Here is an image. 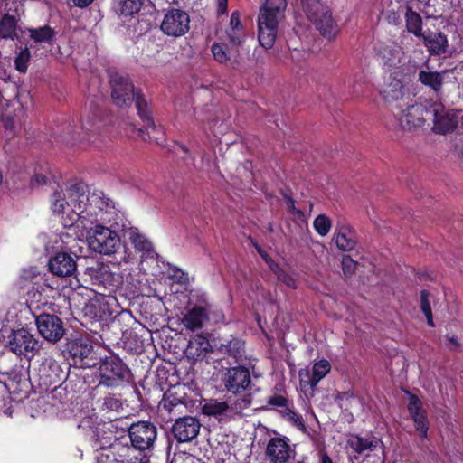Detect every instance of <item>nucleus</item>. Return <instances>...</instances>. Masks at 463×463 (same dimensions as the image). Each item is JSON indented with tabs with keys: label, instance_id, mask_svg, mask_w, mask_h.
<instances>
[{
	"label": "nucleus",
	"instance_id": "obj_21",
	"mask_svg": "<svg viewBox=\"0 0 463 463\" xmlns=\"http://www.w3.org/2000/svg\"><path fill=\"white\" fill-rule=\"evenodd\" d=\"M220 354L227 355L235 363L243 362L246 359L244 342L238 337L224 339L218 346Z\"/></svg>",
	"mask_w": 463,
	"mask_h": 463
},
{
	"label": "nucleus",
	"instance_id": "obj_37",
	"mask_svg": "<svg viewBox=\"0 0 463 463\" xmlns=\"http://www.w3.org/2000/svg\"><path fill=\"white\" fill-rule=\"evenodd\" d=\"M313 226L315 231L322 237L326 236L332 227V222L326 214L317 215L314 222Z\"/></svg>",
	"mask_w": 463,
	"mask_h": 463
},
{
	"label": "nucleus",
	"instance_id": "obj_50",
	"mask_svg": "<svg viewBox=\"0 0 463 463\" xmlns=\"http://www.w3.org/2000/svg\"><path fill=\"white\" fill-rule=\"evenodd\" d=\"M212 319L214 323H223L225 321L224 315L222 311H214L212 314Z\"/></svg>",
	"mask_w": 463,
	"mask_h": 463
},
{
	"label": "nucleus",
	"instance_id": "obj_51",
	"mask_svg": "<svg viewBox=\"0 0 463 463\" xmlns=\"http://www.w3.org/2000/svg\"><path fill=\"white\" fill-rule=\"evenodd\" d=\"M228 0H218V14H224L227 12Z\"/></svg>",
	"mask_w": 463,
	"mask_h": 463
},
{
	"label": "nucleus",
	"instance_id": "obj_35",
	"mask_svg": "<svg viewBox=\"0 0 463 463\" xmlns=\"http://www.w3.org/2000/svg\"><path fill=\"white\" fill-rule=\"evenodd\" d=\"M81 125L87 131H96L100 128V111L97 109L90 111L81 119Z\"/></svg>",
	"mask_w": 463,
	"mask_h": 463
},
{
	"label": "nucleus",
	"instance_id": "obj_17",
	"mask_svg": "<svg viewBox=\"0 0 463 463\" xmlns=\"http://www.w3.org/2000/svg\"><path fill=\"white\" fill-rule=\"evenodd\" d=\"M425 114L432 118L433 129L438 133L452 131L457 126L454 116L445 112L442 104H433L429 109L425 110Z\"/></svg>",
	"mask_w": 463,
	"mask_h": 463
},
{
	"label": "nucleus",
	"instance_id": "obj_45",
	"mask_svg": "<svg viewBox=\"0 0 463 463\" xmlns=\"http://www.w3.org/2000/svg\"><path fill=\"white\" fill-rule=\"evenodd\" d=\"M357 262L350 256L345 255L342 259V269L345 276H351L355 272Z\"/></svg>",
	"mask_w": 463,
	"mask_h": 463
},
{
	"label": "nucleus",
	"instance_id": "obj_36",
	"mask_svg": "<svg viewBox=\"0 0 463 463\" xmlns=\"http://www.w3.org/2000/svg\"><path fill=\"white\" fill-rule=\"evenodd\" d=\"M30 37L35 43H49L54 36L53 30L49 26H43L36 29H29Z\"/></svg>",
	"mask_w": 463,
	"mask_h": 463
},
{
	"label": "nucleus",
	"instance_id": "obj_47",
	"mask_svg": "<svg viewBox=\"0 0 463 463\" xmlns=\"http://www.w3.org/2000/svg\"><path fill=\"white\" fill-rule=\"evenodd\" d=\"M120 402L113 396L104 398L103 407L109 411H117L120 407Z\"/></svg>",
	"mask_w": 463,
	"mask_h": 463
},
{
	"label": "nucleus",
	"instance_id": "obj_11",
	"mask_svg": "<svg viewBox=\"0 0 463 463\" xmlns=\"http://www.w3.org/2000/svg\"><path fill=\"white\" fill-rule=\"evenodd\" d=\"M132 448L137 450H146L153 447L157 437L156 427L149 421L133 423L128 430Z\"/></svg>",
	"mask_w": 463,
	"mask_h": 463
},
{
	"label": "nucleus",
	"instance_id": "obj_16",
	"mask_svg": "<svg viewBox=\"0 0 463 463\" xmlns=\"http://www.w3.org/2000/svg\"><path fill=\"white\" fill-rule=\"evenodd\" d=\"M199 420L191 416L179 418L172 426V433L178 442H188L195 439L200 431Z\"/></svg>",
	"mask_w": 463,
	"mask_h": 463
},
{
	"label": "nucleus",
	"instance_id": "obj_7",
	"mask_svg": "<svg viewBox=\"0 0 463 463\" xmlns=\"http://www.w3.org/2000/svg\"><path fill=\"white\" fill-rule=\"evenodd\" d=\"M131 370L116 355L101 359L99 367V385L118 388L132 381Z\"/></svg>",
	"mask_w": 463,
	"mask_h": 463
},
{
	"label": "nucleus",
	"instance_id": "obj_32",
	"mask_svg": "<svg viewBox=\"0 0 463 463\" xmlns=\"http://www.w3.org/2000/svg\"><path fill=\"white\" fill-rule=\"evenodd\" d=\"M445 71H429L421 70L419 72V80L426 86L430 87L435 91H439L443 84V75Z\"/></svg>",
	"mask_w": 463,
	"mask_h": 463
},
{
	"label": "nucleus",
	"instance_id": "obj_42",
	"mask_svg": "<svg viewBox=\"0 0 463 463\" xmlns=\"http://www.w3.org/2000/svg\"><path fill=\"white\" fill-rule=\"evenodd\" d=\"M274 273L276 274L278 279L287 285L288 288H297L296 280L292 275H290L286 270L279 268L276 266L275 269H273Z\"/></svg>",
	"mask_w": 463,
	"mask_h": 463
},
{
	"label": "nucleus",
	"instance_id": "obj_9",
	"mask_svg": "<svg viewBox=\"0 0 463 463\" xmlns=\"http://www.w3.org/2000/svg\"><path fill=\"white\" fill-rule=\"evenodd\" d=\"M6 346L14 354L28 358L33 357L41 348L38 340L24 328L13 331L8 335Z\"/></svg>",
	"mask_w": 463,
	"mask_h": 463
},
{
	"label": "nucleus",
	"instance_id": "obj_55",
	"mask_svg": "<svg viewBox=\"0 0 463 463\" xmlns=\"http://www.w3.org/2000/svg\"><path fill=\"white\" fill-rule=\"evenodd\" d=\"M128 258H129V255H126L124 258H123V260L125 262H128Z\"/></svg>",
	"mask_w": 463,
	"mask_h": 463
},
{
	"label": "nucleus",
	"instance_id": "obj_24",
	"mask_svg": "<svg viewBox=\"0 0 463 463\" xmlns=\"http://www.w3.org/2000/svg\"><path fill=\"white\" fill-rule=\"evenodd\" d=\"M210 349L208 339L202 335H196L189 341L184 353L188 359L197 361L204 358Z\"/></svg>",
	"mask_w": 463,
	"mask_h": 463
},
{
	"label": "nucleus",
	"instance_id": "obj_15",
	"mask_svg": "<svg viewBox=\"0 0 463 463\" xmlns=\"http://www.w3.org/2000/svg\"><path fill=\"white\" fill-rule=\"evenodd\" d=\"M250 404V398H244L241 402H236L234 406L230 405L227 402L210 400L202 407V411L206 416L222 417L240 414L241 410Z\"/></svg>",
	"mask_w": 463,
	"mask_h": 463
},
{
	"label": "nucleus",
	"instance_id": "obj_22",
	"mask_svg": "<svg viewBox=\"0 0 463 463\" xmlns=\"http://www.w3.org/2000/svg\"><path fill=\"white\" fill-rule=\"evenodd\" d=\"M333 240L342 251H351L356 246L355 232L349 225H337Z\"/></svg>",
	"mask_w": 463,
	"mask_h": 463
},
{
	"label": "nucleus",
	"instance_id": "obj_12",
	"mask_svg": "<svg viewBox=\"0 0 463 463\" xmlns=\"http://www.w3.org/2000/svg\"><path fill=\"white\" fill-rule=\"evenodd\" d=\"M189 28L190 17L186 12L180 9L168 11L161 23V30L164 33L173 37L185 34Z\"/></svg>",
	"mask_w": 463,
	"mask_h": 463
},
{
	"label": "nucleus",
	"instance_id": "obj_29",
	"mask_svg": "<svg viewBox=\"0 0 463 463\" xmlns=\"http://www.w3.org/2000/svg\"><path fill=\"white\" fill-rule=\"evenodd\" d=\"M146 0H114L115 13L121 18L127 19L137 14Z\"/></svg>",
	"mask_w": 463,
	"mask_h": 463
},
{
	"label": "nucleus",
	"instance_id": "obj_10",
	"mask_svg": "<svg viewBox=\"0 0 463 463\" xmlns=\"http://www.w3.org/2000/svg\"><path fill=\"white\" fill-rule=\"evenodd\" d=\"M275 434L266 444L265 456L270 463H287L295 458V449L288 438Z\"/></svg>",
	"mask_w": 463,
	"mask_h": 463
},
{
	"label": "nucleus",
	"instance_id": "obj_43",
	"mask_svg": "<svg viewBox=\"0 0 463 463\" xmlns=\"http://www.w3.org/2000/svg\"><path fill=\"white\" fill-rule=\"evenodd\" d=\"M225 34H226V38H227L228 42L232 46H239L244 41L245 34H244L243 30L226 29Z\"/></svg>",
	"mask_w": 463,
	"mask_h": 463
},
{
	"label": "nucleus",
	"instance_id": "obj_49",
	"mask_svg": "<svg viewBox=\"0 0 463 463\" xmlns=\"http://www.w3.org/2000/svg\"><path fill=\"white\" fill-rule=\"evenodd\" d=\"M73 5L79 8H85L90 5L94 0H71Z\"/></svg>",
	"mask_w": 463,
	"mask_h": 463
},
{
	"label": "nucleus",
	"instance_id": "obj_23",
	"mask_svg": "<svg viewBox=\"0 0 463 463\" xmlns=\"http://www.w3.org/2000/svg\"><path fill=\"white\" fill-rule=\"evenodd\" d=\"M348 446L358 454H364L368 451H374L383 446L380 439L375 436L362 437L359 435H351L347 440Z\"/></svg>",
	"mask_w": 463,
	"mask_h": 463
},
{
	"label": "nucleus",
	"instance_id": "obj_56",
	"mask_svg": "<svg viewBox=\"0 0 463 463\" xmlns=\"http://www.w3.org/2000/svg\"><path fill=\"white\" fill-rule=\"evenodd\" d=\"M182 150H183L184 153H187V152H188V149H187L185 146H182Z\"/></svg>",
	"mask_w": 463,
	"mask_h": 463
},
{
	"label": "nucleus",
	"instance_id": "obj_52",
	"mask_svg": "<svg viewBox=\"0 0 463 463\" xmlns=\"http://www.w3.org/2000/svg\"><path fill=\"white\" fill-rule=\"evenodd\" d=\"M318 455L320 458V463H333L330 457L324 450H320Z\"/></svg>",
	"mask_w": 463,
	"mask_h": 463
},
{
	"label": "nucleus",
	"instance_id": "obj_28",
	"mask_svg": "<svg viewBox=\"0 0 463 463\" xmlns=\"http://www.w3.org/2000/svg\"><path fill=\"white\" fill-rule=\"evenodd\" d=\"M110 451L116 457L117 463H146L138 458L132 446L117 441L110 446Z\"/></svg>",
	"mask_w": 463,
	"mask_h": 463
},
{
	"label": "nucleus",
	"instance_id": "obj_30",
	"mask_svg": "<svg viewBox=\"0 0 463 463\" xmlns=\"http://www.w3.org/2000/svg\"><path fill=\"white\" fill-rule=\"evenodd\" d=\"M127 233L129 241L134 245L137 250L141 251L144 254H146L147 257L152 256V242L144 234L139 232V231L137 228H129Z\"/></svg>",
	"mask_w": 463,
	"mask_h": 463
},
{
	"label": "nucleus",
	"instance_id": "obj_26",
	"mask_svg": "<svg viewBox=\"0 0 463 463\" xmlns=\"http://www.w3.org/2000/svg\"><path fill=\"white\" fill-rule=\"evenodd\" d=\"M430 54H443L448 48V40L442 33L427 32L420 37Z\"/></svg>",
	"mask_w": 463,
	"mask_h": 463
},
{
	"label": "nucleus",
	"instance_id": "obj_13",
	"mask_svg": "<svg viewBox=\"0 0 463 463\" xmlns=\"http://www.w3.org/2000/svg\"><path fill=\"white\" fill-rule=\"evenodd\" d=\"M222 383L228 392L241 393L251 383L250 371L244 366L232 367L223 374Z\"/></svg>",
	"mask_w": 463,
	"mask_h": 463
},
{
	"label": "nucleus",
	"instance_id": "obj_4",
	"mask_svg": "<svg viewBox=\"0 0 463 463\" xmlns=\"http://www.w3.org/2000/svg\"><path fill=\"white\" fill-rule=\"evenodd\" d=\"M286 0H266L258 15L259 42L265 49L273 46L279 24L285 18Z\"/></svg>",
	"mask_w": 463,
	"mask_h": 463
},
{
	"label": "nucleus",
	"instance_id": "obj_1",
	"mask_svg": "<svg viewBox=\"0 0 463 463\" xmlns=\"http://www.w3.org/2000/svg\"><path fill=\"white\" fill-rule=\"evenodd\" d=\"M96 224H108L116 229L127 228V220L123 213L118 210L114 202L100 191L91 194L88 193V201L82 207L80 229L91 230Z\"/></svg>",
	"mask_w": 463,
	"mask_h": 463
},
{
	"label": "nucleus",
	"instance_id": "obj_48",
	"mask_svg": "<svg viewBox=\"0 0 463 463\" xmlns=\"http://www.w3.org/2000/svg\"><path fill=\"white\" fill-rule=\"evenodd\" d=\"M227 29L243 30L242 24L240 21V14H239L238 11H235L232 14L231 19H230V24H229V26L227 27Z\"/></svg>",
	"mask_w": 463,
	"mask_h": 463
},
{
	"label": "nucleus",
	"instance_id": "obj_40",
	"mask_svg": "<svg viewBox=\"0 0 463 463\" xmlns=\"http://www.w3.org/2000/svg\"><path fill=\"white\" fill-rule=\"evenodd\" d=\"M212 53L214 60L219 63H226L231 60V55L223 43H213Z\"/></svg>",
	"mask_w": 463,
	"mask_h": 463
},
{
	"label": "nucleus",
	"instance_id": "obj_41",
	"mask_svg": "<svg viewBox=\"0 0 463 463\" xmlns=\"http://www.w3.org/2000/svg\"><path fill=\"white\" fill-rule=\"evenodd\" d=\"M30 57L31 54L27 48L22 49L20 51V52L18 53L14 60L15 68L18 71H26Z\"/></svg>",
	"mask_w": 463,
	"mask_h": 463
},
{
	"label": "nucleus",
	"instance_id": "obj_39",
	"mask_svg": "<svg viewBox=\"0 0 463 463\" xmlns=\"http://www.w3.org/2000/svg\"><path fill=\"white\" fill-rule=\"evenodd\" d=\"M430 293L427 290L420 291V309L427 318L428 325L434 326L431 307L430 303Z\"/></svg>",
	"mask_w": 463,
	"mask_h": 463
},
{
	"label": "nucleus",
	"instance_id": "obj_14",
	"mask_svg": "<svg viewBox=\"0 0 463 463\" xmlns=\"http://www.w3.org/2000/svg\"><path fill=\"white\" fill-rule=\"evenodd\" d=\"M35 323L40 335L49 342H57L64 335L62 321L55 315L42 314Z\"/></svg>",
	"mask_w": 463,
	"mask_h": 463
},
{
	"label": "nucleus",
	"instance_id": "obj_46",
	"mask_svg": "<svg viewBox=\"0 0 463 463\" xmlns=\"http://www.w3.org/2000/svg\"><path fill=\"white\" fill-rule=\"evenodd\" d=\"M267 403L269 406L278 408V410L287 408L288 406L287 399L281 395H273L269 397Z\"/></svg>",
	"mask_w": 463,
	"mask_h": 463
},
{
	"label": "nucleus",
	"instance_id": "obj_31",
	"mask_svg": "<svg viewBox=\"0 0 463 463\" xmlns=\"http://www.w3.org/2000/svg\"><path fill=\"white\" fill-rule=\"evenodd\" d=\"M404 17L407 31L420 38L424 33H422V19L420 14L407 6Z\"/></svg>",
	"mask_w": 463,
	"mask_h": 463
},
{
	"label": "nucleus",
	"instance_id": "obj_38",
	"mask_svg": "<svg viewBox=\"0 0 463 463\" xmlns=\"http://www.w3.org/2000/svg\"><path fill=\"white\" fill-rule=\"evenodd\" d=\"M403 109H404V113H403L404 120H406V119L413 120L416 118L420 117L422 118V122L420 126H421L423 124V122L425 121L423 113L425 112L426 109H424V108L422 106L416 105V104H411L409 102V103H407V105H405L403 107Z\"/></svg>",
	"mask_w": 463,
	"mask_h": 463
},
{
	"label": "nucleus",
	"instance_id": "obj_6",
	"mask_svg": "<svg viewBox=\"0 0 463 463\" xmlns=\"http://www.w3.org/2000/svg\"><path fill=\"white\" fill-rule=\"evenodd\" d=\"M383 99L392 111L393 117L402 129H411L420 127L422 118L418 117L413 120H404L403 107L409 103L408 97H405L404 88L399 80H392L381 91Z\"/></svg>",
	"mask_w": 463,
	"mask_h": 463
},
{
	"label": "nucleus",
	"instance_id": "obj_57",
	"mask_svg": "<svg viewBox=\"0 0 463 463\" xmlns=\"http://www.w3.org/2000/svg\"><path fill=\"white\" fill-rule=\"evenodd\" d=\"M461 123L463 124V115H462V118H461Z\"/></svg>",
	"mask_w": 463,
	"mask_h": 463
},
{
	"label": "nucleus",
	"instance_id": "obj_54",
	"mask_svg": "<svg viewBox=\"0 0 463 463\" xmlns=\"http://www.w3.org/2000/svg\"><path fill=\"white\" fill-rule=\"evenodd\" d=\"M254 246L258 252L262 256V258L267 260V255L263 252V250L258 245L255 244Z\"/></svg>",
	"mask_w": 463,
	"mask_h": 463
},
{
	"label": "nucleus",
	"instance_id": "obj_3",
	"mask_svg": "<svg viewBox=\"0 0 463 463\" xmlns=\"http://www.w3.org/2000/svg\"><path fill=\"white\" fill-rule=\"evenodd\" d=\"M110 84L111 98L118 106H129L135 99L137 112L145 124L144 128L146 130L151 128L155 132L160 131L161 128L155 124L146 100L135 94L134 86L127 76L118 72L111 74Z\"/></svg>",
	"mask_w": 463,
	"mask_h": 463
},
{
	"label": "nucleus",
	"instance_id": "obj_25",
	"mask_svg": "<svg viewBox=\"0 0 463 463\" xmlns=\"http://www.w3.org/2000/svg\"><path fill=\"white\" fill-rule=\"evenodd\" d=\"M377 52L384 64L390 67L404 65L406 62L404 52L399 46L383 44L378 48Z\"/></svg>",
	"mask_w": 463,
	"mask_h": 463
},
{
	"label": "nucleus",
	"instance_id": "obj_5",
	"mask_svg": "<svg viewBox=\"0 0 463 463\" xmlns=\"http://www.w3.org/2000/svg\"><path fill=\"white\" fill-rule=\"evenodd\" d=\"M108 224L93 225L91 230H82L90 248L99 254L113 255L118 251L122 243L118 232L124 229H116Z\"/></svg>",
	"mask_w": 463,
	"mask_h": 463
},
{
	"label": "nucleus",
	"instance_id": "obj_44",
	"mask_svg": "<svg viewBox=\"0 0 463 463\" xmlns=\"http://www.w3.org/2000/svg\"><path fill=\"white\" fill-rule=\"evenodd\" d=\"M92 350V346L87 343H76L71 347V353L74 356H78L81 359L88 357Z\"/></svg>",
	"mask_w": 463,
	"mask_h": 463
},
{
	"label": "nucleus",
	"instance_id": "obj_27",
	"mask_svg": "<svg viewBox=\"0 0 463 463\" xmlns=\"http://www.w3.org/2000/svg\"><path fill=\"white\" fill-rule=\"evenodd\" d=\"M207 319L208 315L204 307H194L184 315L182 323L187 329L194 331L202 328Z\"/></svg>",
	"mask_w": 463,
	"mask_h": 463
},
{
	"label": "nucleus",
	"instance_id": "obj_8",
	"mask_svg": "<svg viewBox=\"0 0 463 463\" xmlns=\"http://www.w3.org/2000/svg\"><path fill=\"white\" fill-rule=\"evenodd\" d=\"M303 11L307 18L312 22L316 28L324 35H331L333 20L327 6L319 0H301Z\"/></svg>",
	"mask_w": 463,
	"mask_h": 463
},
{
	"label": "nucleus",
	"instance_id": "obj_19",
	"mask_svg": "<svg viewBox=\"0 0 463 463\" xmlns=\"http://www.w3.org/2000/svg\"><path fill=\"white\" fill-rule=\"evenodd\" d=\"M331 370L330 363L326 359H321L315 363L310 372L307 368L299 371L300 383L302 385H309L311 388L317 386Z\"/></svg>",
	"mask_w": 463,
	"mask_h": 463
},
{
	"label": "nucleus",
	"instance_id": "obj_33",
	"mask_svg": "<svg viewBox=\"0 0 463 463\" xmlns=\"http://www.w3.org/2000/svg\"><path fill=\"white\" fill-rule=\"evenodd\" d=\"M0 36L14 40L17 37V19L14 15L5 14L0 20Z\"/></svg>",
	"mask_w": 463,
	"mask_h": 463
},
{
	"label": "nucleus",
	"instance_id": "obj_18",
	"mask_svg": "<svg viewBox=\"0 0 463 463\" xmlns=\"http://www.w3.org/2000/svg\"><path fill=\"white\" fill-rule=\"evenodd\" d=\"M49 270L58 277H69L77 269L75 259L65 252H58L49 260Z\"/></svg>",
	"mask_w": 463,
	"mask_h": 463
},
{
	"label": "nucleus",
	"instance_id": "obj_20",
	"mask_svg": "<svg viewBox=\"0 0 463 463\" xmlns=\"http://www.w3.org/2000/svg\"><path fill=\"white\" fill-rule=\"evenodd\" d=\"M409 412L414 421L415 429L422 438H427L429 425L424 411H421L420 401L413 394L410 395Z\"/></svg>",
	"mask_w": 463,
	"mask_h": 463
},
{
	"label": "nucleus",
	"instance_id": "obj_53",
	"mask_svg": "<svg viewBox=\"0 0 463 463\" xmlns=\"http://www.w3.org/2000/svg\"><path fill=\"white\" fill-rule=\"evenodd\" d=\"M448 341L454 347H458L459 345V344H458L457 338L455 337V335L448 336Z\"/></svg>",
	"mask_w": 463,
	"mask_h": 463
},
{
	"label": "nucleus",
	"instance_id": "obj_2",
	"mask_svg": "<svg viewBox=\"0 0 463 463\" xmlns=\"http://www.w3.org/2000/svg\"><path fill=\"white\" fill-rule=\"evenodd\" d=\"M88 201V190L84 184H71L65 189H55L50 197V209L59 216L65 227L80 229L83 203Z\"/></svg>",
	"mask_w": 463,
	"mask_h": 463
},
{
	"label": "nucleus",
	"instance_id": "obj_34",
	"mask_svg": "<svg viewBox=\"0 0 463 463\" xmlns=\"http://www.w3.org/2000/svg\"><path fill=\"white\" fill-rule=\"evenodd\" d=\"M278 412L285 420L298 428L299 430H306V426L302 416L298 414L294 410L291 409V407L288 406L287 408L279 409Z\"/></svg>",
	"mask_w": 463,
	"mask_h": 463
}]
</instances>
